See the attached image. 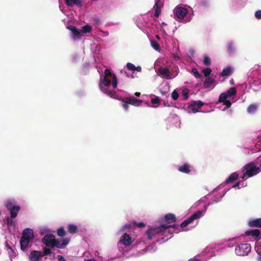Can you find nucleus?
<instances>
[{
	"mask_svg": "<svg viewBox=\"0 0 261 261\" xmlns=\"http://www.w3.org/2000/svg\"><path fill=\"white\" fill-rule=\"evenodd\" d=\"M210 204H204L203 210L198 211L193 214L190 218L181 223L180 226L176 224H156L150 226L146 231L144 236L149 241L156 238H158V239H165V241H167L173 236L171 231V229L176 233H178L180 231H187L196 226L198 224V219L204 216Z\"/></svg>",
	"mask_w": 261,
	"mask_h": 261,
	"instance_id": "nucleus-1",
	"label": "nucleus"
},
{
	"mask_svg": "<svg viewBox=\"0 0 261 261\" xmlns=\"http://www.w3.org/2000/svg\"><path fill=\"white\" fill-rule=\"evenodd\" d=\"M260 239V231L257 229H250L245 232V235L228 240L226 246L234 247V253L238 256H248L251 251V246L248 242H254Z\"/></svg>",
	"mask_w": 261,
	"mask_h": 261,
	"instance_id": "nucleus-2",
	"label": "nucleus"
},
{
	"mask_svg": "<svg viewBox=\"0 0 261 261\" xmlns=\"http://www.w3.org/2000/svg\"><path fill=\"white\" fill-rule=\"evenodd\" d=\"M100 74L98 87L100 90L110 97L116 98L115 89L117 87L118 80L116 74L109 69L105 70L104 73L100 67H96Z\"/></svg>",
	"mask_w": 261,
	"mask_h": 261,
	"instance_id": "nucleus-3",
	"label": "nucleus"
},
{
	"mask_svg": "<svg viewBox=\"0 0 261 261\" xmlns=\"http://www.w3.org/2000/svg\"><path fill=\"white\" fill-rule=\"evenodd\" d=\"M152 24L158 31V34L155 37L162 47L169 51L173 50L178 45V41L168 34L169 25L161 20H154Z\"/></svg>",
	"mask_w": 261,
	"mask_h": 261,
	"instance_id": "nucleus-4",
	"label": "nucleus"
},
{
	"mask_svg": "<svg viewBox=\"0 0 261 261\" xmlns=\"http://www.w3.org/2000/svg\"><path fill=\"white\" fill-rule=\"evenodd\" d=\"M120 231L123 233L117 243V246L119 251L123 254H125L135 240V234L129 224H126L123 226Z\"/></svg>",
	"mask_w": 261,
	"mask_h": 261,
	"instance_id": "nucleus-5",
	"label": "nucleus"
},
{
	"mask_svg": "<svg viewBox=\"0 0 261 261\" xmlns=\"http://www.w3.org/2000/svg\"><path fill=\"white\" fill-rule=\"evenodd\" d=\"M149 241L144 236L138 240L130 248L131 255L140 256L146 253L154 252L156 250V247L154 244L148 245Z\"/></svg>",
	"mask_w": 261,
	"mask_h": 261,
	"instance_id": "nucleus-6",
	"label": "nucleus"
},
{
	"mask_svg": "<svg viewBox=\"0 0 261 261\" xmlns=\"http://www.w3.org/2000/svg\"><path fill=\"white\" fill-rule=\"evenodd\" d=\"M69 242V238L56 239L55 236L52 234H46L42 239V242L46 246L45 247L51 251L50 255L55 254L54 251L56 247L59 249L64 248Z\"/></svg>",
	"mask_w": 261,
	"mask_h": 261,
	"instance_id": "nucleus-7",
	"label": "nucleus"
},
{
	"mask_svg": "<svg viewBox=\"0 0 261 261\" xmlns=\"http://www.w3.org/2000/svg\"><path fill=\"white\" fill-rule=\"evenodd\" d=\"M236 94L237 90L234 87H231L226 92L222 93L219 96L217 103H222L224 107L220 109L223 111H225L230 108L232 103L236 101ZM220 108L221 107H220Z\"/></svg>",
	"mask_w": 261,
	"mask_h": 261,
	"instance_id": "nucleus-8",
	"label": "nucleus"
},
{
	"mask_svg": "<svg viewBox=\"0 0 261 261\" xmlns=\"http://www.w3.org/2000/svg\"><path fill=\"white\" fill-rule=\"evenodd\" d=\"M174 13L176 20L184 23L190 22L193 15L191 8L181 6L176 7L174 10Z\"/></svg>",
	"mask_w": 261,
	"mask_h": 261,
	"instance_id": "nucleus-9",
	"label": "nucleus"
},
{
	"mask_svg": "<svg viewBox=\"0 0 261 261\" xmlns=\"http://www.w3.org/2000/svg\"><path fill=\"white\" fill-rule=\"evenodd\" d=\"M34 238V231L32 229L25 228L22 231L20 240L21 249L24 251L31 247V243Z\"/></svg>",
	"mask_w": 261,
	"mask_h": 261,
	"instance_id": "nucleus-10",
	"label": "nucleus"
},
{
	"mask_svg": "<svg viewBox=\"0 0 261 261\" xmlns=\"http://www.w3.org/2000/svg\"><path fill=\"white\" fill-rule=\"evenodd\" d=\"M67 28L71 31V37L75 40L82 37L84 34L90 33L92 31V27L88 24L83 26L81 29L73 25H69Z\"/></svg>",
	"mask_w": 261,
	"mask_h": 261,
	"instance_id": "nucleus-11",
	"label": "nucleus"
},
{
	"mask_svg": "<svg viewBox=\"0 0 261 261\" xmlns=\"http://www.w3.org/2000/svg\"><path fill=\"white\" fill-rule=\"evenodd\" d=\"M156 63H155V65ZM156 72L161 77L166 79H171L175 77L178 74L176 70L174 71L172 68L168 66H163L158 68L155 65Z\"/></svg>",
	"mask_w": 261,
	"mask_h": 261,
	"instance_id": "nucleus-12",
	"label": "nucleus"
},
{
	"mask_svg": "<svg viewBox=\"0 0 261 261\" xmlns=\"http://www.w3.org/2000/svg\"><path fill=\"white\" fill-rule=\"evenodd\" d=\"M51 251L47 249V247L43 248V252L37 250L32 251L29 255V259L30 261H41L42 258L46 255H50Z\"/></svg>",
	"mask_w": 261,
	"mask_h": 261,
	"instance_id": "nucleus-13",
	"label": "nucleus"
},
{
	"mask_svg": "<svg viewBox=\"0 0 261 261\" xmlns=\"http://www.w3.org/2000/svg\"><path fill=\"white\" fill-rule=\"evenodd\" d=\"M16 202L14 200H8L5 203V206L10 212L11 217L15 218L17 216L20 207L19 206L15 205Z\"/></svg>",
	"mask_w": 261,
	"mask_h": 261,
	"instance_id": "nucleus-14",
	"label": "nucleus"
},
{
	"mask_svg": "<svg viewBox=\"0 0 261 261\" xmlns=\"http://www.w3.org/2000/svg\"><path fill=\"white\" fill-rule=\"evenodd\" d=\"M219 246L217 244H211L206 247L201 254L202 255H207L208 258L210 259L211 257L216 255V253L214 250L217 252L218 251Z\"/></svg>",
	"mask_w": 261,
	"mask_h": 261,
	"instance_id": "nucleus-15",
	"label": "nucleus"
},
{
	"mask_svg": "<svg viewBox=\"0 0 261 261\" xmlns=\"http://www.w3.org/2000/svg\"><path fill=\"white\" fill-rule=\"evenodd\" d=\"M175 215L172 213H168L160 218L159 223L163 225H171V224L175 222Z\"/></svg>",
	"mask_w": 261,
	"mask_h": 261,
	"instance_id": "nucleus-16",
	"label": "nucleus"
},
{
	"mask_svg": "<svg viewBox=\"0 0 261 261\" xmlns=\"http://www.w3.org/2000/svg\"><path fill=\"white\" fill-rule=\"evenodd\" d=\"M204 105L200 100L192 101L187 108V111L190 113H195L199 112V109Z\"/></svg>",
	"mask_w": 261,
	"mask_h": 261,
	"instance_id": "nucleus-17",
	"label": "nucleus"
},
{
	"mask_svg": "<svg viewBox=\"0 0 261 261\" xmlns=\"http://www.w3.org/2000/svg\"><path fill=\"white\" fill-rule=\"evenodd\" d=\"M122 102L129 103L130 105L135 107H138L142 105V101L139 99H135L134 97H125L123 98Z\"/></svg>",
	"mask_w": 261,
	"mask_h": 261,
	"instance_id": "nucleus-18",
	"label": "nucleus"
},
{
	"mask_svg": "<svg viewBox=\"0 0 261 261\" xmlns=\"http://www.w3.org/2000/svg\"><path fill=\"white\" fill-rule=\"evenodd\" d=\"M163 5V0H156L154 8H155L154 16L158 18L161 11Z\"/></svg>",
	"mask_w": 261,
	"mask_h": 261,
	"instance_id": "nucleus-19",
	"label": "nucleus"
},
{
	"mask_svg": "<svg viewBox=\"0 0 261 261\" xmlns=\"http://www.w3.org/2000/svg\"><path fill=\"white\" fill-rule=\"evenodd\" d=\"M192 167L188 163H185L183 165L178 166V170L180 172L188 174L192 171Z\"/></svg>",
	"mask_w": 261,
	"mask_h": 261,
	"instance_id": "nucleus-20",
	"label": "nucleus"
},
{
	"mask_svg": "<svg viewBox=\"0 0 261 261\" xmlns=\"http://www.w3.org/2000/svg\"><path fill=\"white\" fill-rule=\"evenodd\" d=\"M65 2L66 5L70 7L74 5L77 7H81L84 4V0H65Z\"/></svg>",
	"mask_w": 261,
	"mask_h": 261,
	"instance_id": "nucleus-21",
	"label": "nucleus"
},
{
	"mask_svg": "<svg viewBox=\"0 0 261 261\" xmlns=\"http://www.w3.org/2000/svg\"><path fill=\"white\" fill-rule=\"evenodd\" d=\"M248 225L250 227H261V218L250 220Z\"/></svg>",
	"mask_w": 261,
	"mask_h": 261,
	"instance_id": "nucleus-22",
	"label": "nucleus"
},
{
	"mask_svg": "<svg viewBox=\"0 0 261 261\" xmlns=\"http://www.w3.org/2000/svg\"><path fill=\"white\" fill-rule=\"evenodd\" d=\"M236 51V48L232 41H229L227 44V51L229 56L234 54Z\"/></svg>",
	"mask_w": 261,
	"mask_h": 261,
	"instance_id": "nucleus-23",
	"label": "nucleus"
},
{
	"mask_svg": "<svg viewBox=\"0 0 261 261\" xmlns=\"http://www.w3.org/2000/svg\"><path fill=\"white\" fill-rule=\"evenodd\" d=\"M258 105L257 104H251L248 107L247 109V112L249 114L253 115L256 113Z\"/></svg>",
	"mask_w": 261,
	"mask_h": 261,
	"instance_id": "nucleus-24",
	"label": "nucleus"
},
{
	"mask_svg": "<svg viewBox=\"0 0 261 261\" xmlns=\"http://www.w3.org/2000/svg\"><path fill=\"white\" fill-rule=\"evenodd\" d=\"M153 97L151 99V102L152 104L151 107L156 108L161 102V99L159 97L153 95Z\"/></svg>",
	"mask_w": 261,
	"mask_h": 261,
	"instance_id": "nucleus-25",
	"label": "nucleus"
},
{
	"mask_svg": "<svg viewBox=\"0 0 261 261\" xmlns=\"http://www.w3.org/2000/svg\"><path fill=\"white\" fill-rule=\"evenodd\" d=\"M250 88L254 92H257L261 89V84L259 82H254L251 84Z\"/></svg>",
	"mask_w": 261,
	"mask_h": 261,
	"instance_id": "nucleus-26",
	"label": "nucleus"
},
{
	"mask_svg": "<svg viewBox=\"0 0 261 261\" xmlns=\"http://www.w3.org/2000/svg\"><path fill=\"white\" fill-rule=\"evenodd\" d=\"M150 44H151V47L154 50H155L156 51H157L158 52H161V49L160 47V45L158 42H156L155 40H152L150 41Z\"/></svg>",
	"mask_w": 261,
	"mask_h": 261,
	"instance_id": "nucleus-27",
	"label": "nucleus"
},
{
	"mask_svg": "<svg viewBox=\"0 0 261 261\" xmlns=\"http://www.w3.org/2000/svg\"><path fill=\"white\" fill-rule=\"evenodd\" d=\"M7 251L9 254V256H10L11 259H12V258H14L17 256V252L16 251V250L13 249L11 247L8 246L7 247Z\"/></svg>",
	"mask_w": 261,
	"mask_h": 261,
	"instance_id": "nucleus-28",
	"label": "nucleus"
},
{
	"mask_svg": "<svg viewBox=\"0 0 261 261\" xmlns=\"http://www.w3.org/2000/svg\"><path fill=\"white\" fill-rule=\"evenodd\" d=\"M214 83V80L211 77L206 78L204 83V86L205 88H209L212 87V85Z\"/></svg>",
	"mask_w": 261,
	"mask_h": 261,
	"instance_id": "nucleus-29",
	"label": "nucleus"
},
{
	"mask_svg": "<svg viewBox=\"0 0 261 261\" xmlns=\"http://www.w3.org/2000/svg\"><path fill=\"white\" fill-rule=\"evenodd\" d=\"M232 73V68L230 67H227L223 69L221 72V75L222 76H226L230 75Z\"/></svg>",
	"mask_w": 261,
	"mask_h": 261,
	"instance_id": "nucleus-30",
	"label": "nucleus"
},
{
	"mask_svg": "<svg viewBox=\"0 0 261 261\" xmlns=\"http://www.w3.org/2000/svg\"><path fill=\"white\" fill-rule=\"evenodd\" d=\"M68 231L70 233L74 234L77 231V227L74 224H69L68 226Z\"/></svg>",
	"mask_w": 261,
	"mask_h": 261,
	"instance_id": "nucleus-31",
	"label": "nucleus"
},
{
	"mask_svg": "<svg viewBox=\"0 0 261 261\" xmlns=\"http://www.w3.org/2000/svg\"><path fill=\"white\" fill-rule=\"evenodd\" d=\"M192 73L197 79H201L202 77V75L198 72V70L195 68H194L192 69Z\"/></svg>",
	"mask_w": 261,
	"mask_h": 261,
	"instance_id": "nucleus-32",
	"label": "nucleus"
},
{
	"mask_svg": "<svg viewBox=\"0 0 261 261\" xmlns=\"http://www.w3.org/2000/svg\"><path fill=\"white\" fill-rule=\"evenodd\" d=\"M255 250L259 255H261V242H257L255 246Z\"/></svg>",
	"mask_w": 261,
	"mask_h": 261,
	"instance_id": "nucleus-33",
	"label": "nucleus"
},
{
	"mask_svg": "<svg viewBox=\"0 0 261 261\" xmlns=\"http://www.w3.org/2000/svg\"><path fill=\"white\" fill-rule=\"evenodd\" d=\"M261 151V141H258L256 143L255 148L253 149V152H258Z\"/></svg>",
	"mask_w": 261,
	"mask_h": 261,
	"instance_id": "nucleus-34",
	"label": "nucleus"
},
{
	"mask_svg": "<svg viewBox=\"0 0 261 261\" xmlns=\"http://www.w3.org/2000/svg\"><path fill=\"white\" fill-rule=\"evenodd\" d=\"M211 62V60L207 56H205L203 57V64L205 65L208 66V65H210Z\"/></svg>",
	"mask_w": 261,
	"mask_h": 261,
	"instance_id": "nucleus-35",
	"label": "nucleus"
},
{
	"mask_svg": "<svg viewBox=\"0 0 261 261\" xmlns=\"http://www.w3.org/2000/svg\"><path fill=\"white\" fill-rule=\"evenodd\" d=\"M12 219L11 217L7 218V224L9 227L14 226V221Z\"/></svg>",
	"mask_w": 261,
	"mask_h": 261,
	"instance_id": "nucleus-36",
	"label": "nucleus"
},
{
	"mask_svg": "<svg viewBox=\"0 0 261 261\" xmlns=\"http://www.w3.org/2000/svg\"><path fill=\"white\" fill-rule=\"evenodd\" d=\"M205 76H208L211 73L212 70L210 68H206L202 70Z\"/></svg>",
	"mask_w": 261,
	"mask_h": 261,
	"instance_id": "nucleus-37",
	"label": "nucleus"
},
{
	"mask_svg": "<svg viewBox=\"0 0 261 261\" xmlns=\"http://www.w3.org/2000/svg\"><path fill=\"white\" fill-rule=\"evenodd\" d=\"M57 234L60 237H63L65 234V231L63 228L61 227L57 230Z\"/></svg>",
	"mask_w": 261,
	"mask_h": 261,
	"instance_id": "nucleus-38",
	"label": "nucleus"
},
{
	"mask_svg": "<svg viewBox=\"0 0 261 261\" xmlns=\"http://www.w3.org/2000/svg\"><path fill=\"white\" fill-rule=\"evenodd\" d=\"M92 21L94 25H99L101 22L100 19L98 17H94L92 18Z\"/></svg>",
	"mask_w": 261,
	"mask_h": 261,
	"instance_id": "nucleus-39",
	"label": "nucleus"
},
{
	"mask_svg": "<svg viewBox=\"0 0 261 261\" xmlns=\"http://www.w3.org/2000/svg\"><path fill=\"white\" fill-rule=\"evenodd\" d=\"M126 67L128 70L130 71H135V66L131 63H127L126 64Z\"/></svg>",
	"mask_w": 261,
	"mask_h": 261,
	"instance_id": "nucleus-40",
	"label": "nucleus"
},
{
	"mask_svg": "<svg viewBox=\"0 0 261 261\" xmlns=\"http://www.w3.org/2000/svg\"><path fill=\"white\" fill-rule=\"evenodd\" d=\"M49 230L45 227H43L40 229V234L41 235H45L47 234L48 232H49Z\"/></svg>",
	"mask_w": 261,
	"mask_h": 261,
	"instance_id": "nucleus-41",
	"label": "nucleus"
},
{
	"mask_svg": "<svg viewBox=\"0 0 261 261\" xmlns=\"http://www.w3.org/2000/svg\"><path fill=\"white\" fill-rule=\"evenodd\" d=\"M189 92V91L188 89H184L182 90V94L184 96V99H188Z\"/></svg>",
	"mask_w": 261,
	"mask_h": 261,
	"instance_id": "nucleus-42",
	"label": "nucleus"
},
{
	"mask_svg": "<svg viewBox=\"0 0 261 261\" xmlns=\"http://www.w3.org/2000/svg\"><path fill=\"white\" fill-rule=\"evenodd\" d=\"M255 17L257 19H261V10H259L255 12Z\"/></svg>",
	"mask_w": 261,
	"mask_h": 261,
	"instance_id": "nucleus-43",
	"label": "nucleus"
},
{
	"mask_svg": "<svg viewBox=\"0 0 261 261\" xmlns=\"http://www.w3.org/2000/svg\"><path fill=\"white\" fill-rule=\"evenodd\" d=\"M98 35L101 37H107L109 35V33L100 31L98 33Z\"/></svg>",
	"mask_w": 261,
	"mask_h": 261,
	"instance_id": "nucleus-44",
	"label": "nucleus"
},
{
	"mask_svg": "<svg viewBox=\"0 0 261 261\" xmlns=\"http://www.w3.org/2000/svg\"><path fill=\"white\" fill-rule=\"evenodd\" d=\"M172 97L174 100H176L178 98V93L176 91H174L172 93Z\"/></svg>",
	"mask_w": 261,
	"mask_h": 261,
	"instance_id": "nucleus-45",
	"label": "nucleus"
},
{
	"mask_svg": "<svg viewBox=\"0 0 261 261\" xmlns=\"http://www.w3.org/2000/svg\"><path fill=\"white\" fill-rule=\"evenodd\" d=\"M94 255L96 257H97L98 258L96 259V261H99V260H100L102 261V259H101V257L99 256V253L98 251H95L94 253Z\"/></svg>",
	"mask_w": 261,
	"mask_h": 261,
	"instance_id": "nucleus-46",
	"label": "nucleus"
},
{
	"mask_svg": "<svg viewBox=\"0 0 261 261\" xmlns=\"http://www.w3.org/2000/svg\"><path fill=\"white\" fill-rule=\"evenodd\" d=\"M123 102L122 106H123V108L125 110H127L128 109V105L129 103H127V102Z\"/></svg>",
	"mask_w": 261,
	"mask_h": 261,
	"instance_id": "nucleus-47",
	"label": "nucleus"
},
{
	"mask_svg": "<svg viewBox=\"0 0 261 261\" xmlns=\"http://www.w3.org/2000/svg\"><path fill=\"white\" fill-rule=\"evenodd\" d=\"M57 259H58V261H66L65 260V259L64 258V257L63 256L60 255H59L57 256Z\"/></svg>",
	"mask_w": 261,
	"mask_h": 261,
	"instance_id": "nucleus-48",
	"label": "nucleus"
},
{
	"mask_svg": "<svg viewBox=\"0 0 261 261\" xmlns=\"http://www.w3.org/2000/svg\"><path fill=\"white\" fill-rule=\"evenodd\" d=\"M137 225L140 228H142L145 226V224L143 222H139L137 224Z\"/></svg>",
	"mask_w": 261,
	"mask_h": 261,
	"instance_id": "nucleus-49",
	"label": "nucleus"
},
{
	"mask_svg": "<svg viewBox=\"0 0 261 261\" xmlns=\"http://www.w3.org/2000/svg\"><path fill=\"white\" fill-rule=\"evenodd\" d=\"M141 69H142V68H141V66H138L137 67L135 66V71L137 70L138 72H141Z\"/></svg>",
	"mask_w": 261,
	"mask_h": 261,
	"instance_id": "nucleus-50",
	"label": "nucleus"
},
{
	"mask_svg": "<svg viewBox=\"0 0 261 261\" xmlns=\"http://www.w3.org/2000/svg\"><path fill=\"white\" fill-rule=\"evenodd\" d=\"M189 261H205V260H200L196 257H194L193 258L190 259Z\"/></svg>",
	"mask_w": 261,
	"mask_h": 261,
	"instance_id": "nucleus-51",
	"label": "nucleus"
},
{
	"mask_svg": "<svg viewBox=\"0 0 261 261\" xmlns=\"http://www.w3.org/2000/svg\"><path fill=\"white\" fill-rule=\"evenodd\" d=\"M84 261H96L94 258L85 259Z\"/></svg>",
	"mask_w": 261,
	"mask_h": 261,
	"instance_id": "nucleus-52",
	"label": "nucleus"
},
{
	"mask_svg": "<svg viewBox=\"0 0 261 261\" xmlns=\"http://www.w3.org/2000/svg\"><path fill=\"white\" fill-rule=\"evenodd\" d=\"M135 95L136 96H138V97H139V96H140V92H136V93H135Z\"/></svg>",
	"mask_w": 261,
	"mask_h": 261,
	"instance_id": "nucleus-53",
	"label": "nucleus"
},
{
	"mask_svg": "<svg viewBox=\"0 0 261 261\" xmlns=\"http://www.w3.org/2000/svg\"><path fill=\"white\" fill-rule=\"evenodd\" d=\"M257 261H261V255H258V257L257 258Z\"/></svg>",
	"mask_w": 261,
	"mask_h": 261,
	"instance_id": "nucleus-54",
	"label": "nucleus"
},
{
	"mask_svg": "<svg viewBox=\"0 0 261 261\" xmlns=\"http://www.w3.org/2000/svg\"><path fill=\"white\" fill-rule=\"evenodd\" d=\"M230 82L231 84H233V80H230Z\"/></svg>",
	"mask_w": 261,
	"mask_h": 261,
	"instance_id": "nucleus-55",
	"label": "nucleus"
},
{
	"mask_svg": "<svg viewBox=\"0 0 261 261\" xmlns=\"http://www.w3.org/2000/svg\"><path fill=\"white\" fill-rule=\"evenodd\" d=\"M176 120H178V121L179 120L178 118H177V117L176 118Z\"/></svg>",
	"mask_w": 261,
	"mask_h": 261,
	"instance_id": "nucleus-56",
	"label": "nucleus"
},
{
	"mask_svg": "<svg viewBox=\"0 0 261 261\" xmlns=\"http://www.w3.org/2000/svg\"><path fill=\"white\" fill-rule=\"evenodd\" d=\"M131 77L134 78V76H133V75H132V76H131Z\"/></svg>",
	"mask_w": 261,
	"mask_h": 261,
	"instance_id": "nucleus-57",
	"label": "nucleus"
},
{
	"mask_svg": "<svg viewBox=\"0 0 261 261\" xmlns=\"http://www.w3.org/2000/svg\"><path fill=\"white\" fill-rule=\"evenodd\" d=\"M126 76L129 77V76L128 74H126Z\"/></svg>",
	"mask_w": 261,
	"mask_h": 261,
	"instance_id": "nucleus-58",
	"label": "nucleus"
},
{
	"mask_svg": "<svg viewBox=\"0 0 261 261\" xmlns=\"http://www.w3.org/2000/svg\"><path fill=\"white\" fill-rule=\"evenodd\" d=\"M1 215V212L0 211V215Z\"/></svg>",
	"mask_w": 261,
	"mask_h": 261,
	"instance_id": "nucleus-59",
	"label": "nucleus"
}]
</instances>
